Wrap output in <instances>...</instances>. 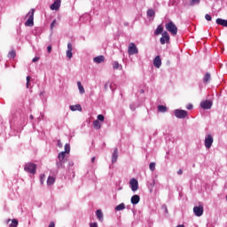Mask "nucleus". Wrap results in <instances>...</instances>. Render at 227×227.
<instances>
[{
  "mask_svg": "<svg viewBox=\"0 0 227 227\" xmlns=\"http://www.w3.org/2000/svg\"><path fill=\"white\" fill-rule=\"evenodd\" d=\"M205 19H206V20L210 21V20H212V16H210L209 14H206Z\"/></svg>",
  "mask_w": 227,
  "mask_h": 227,
  "instance_id": "obj_39",
  "label": "nucleus"
},
{
  "mask_svg": "<svg viewBox=\"0 0 227 227\" xmlns=\"http://www.w3.org/2000/svg\"><path fill=\"white\" fill-rule=\"evenodd\" d=\"M214 143V137L212 135H207L205 138V146L206 148L210 149L212 147V145Z\"/></svg>",
  "mask_w": 227,
  "mask_h": 227,
  "instance_id": "obj_7",
  "label": "nucleus"
},
{
  "mask_svg": "<svg viewBox=\"0 0 227 227\" xmlns=\"http://www.w3.org/2000/svg\"><path fill=\"white\" fill-rule=\"evenodd\" d=\"M73 51V47L71 43H67V58H68L69 59H72V57L74 56V54L72 53Z\"/></svg>",
  "mask_w": 227,
  "mask_h": 227,
  "instance_id": "obj_14",
  "label": "nucleus"
},
{
  "mask_svg": "<svg viewBox=\"0 0 227 227\" xmlns=\"http://www.w3.org/2000/svg\"><path fill=\"white\" fill-rule=\"evenodd\" d=\"M40 60V57H35L34 59H33V63H36V61H39Z\"/></svg>",
  "mask_w": 227,
  "mask_h": 227,
  "instance_id": "obj_43",
  "label": "nucleus"
},
{
  "mask_svg": "<svg viewBox=\"0 0 227 227\" xmlns=\"http://www.w3.org/2000/svg\"><path fill=\"white\" fill-rule=\"evenodd\" d=\"M24 169L25 171H27V173H31L32 175H35V173H36V164L27 163L25 165Z\"/></svg>",
  "mask_w": 227,
  "mask_h": 227,
  "instance_id": "obj_4",
  "label": "nucleus"
},
{
  "mask_svg": "<svg viewBox=\"0 0 227 227\" xmlns=\"http://www.w3.org/2000/svg\"><path fill=\"white\" fill-rule=\"evenodd\" d=\"M216 24H218V26H223V27H227V20L218 18L216 19Z\"/></svg>",
  "mask_w": 227,
  "mask_h": 227,
  "instance_id": "obj_16",
  "label": "nucleus"
},
{
  "mask_svg": "<svg viewBox=\"0 0 227 227\" xmlns=\"http://www.w3.org/2000/svg\"><path fill=\"white\" fill-rule=\"evenodd\" d=\"M200 107L202 109H212V101L205 100L200 103Z\"/></svg>",
  "mask_w": 227,
  "mask_h": 227,
  "instance_id": "obj_11",
  "label": "nucleus"
},
{
  "mask_svg": "<svg viewBox=\"0 0 227 227\" xmlns=\"http://www.w3.org/2000/svg\"><path fill=\"white\" fill-rule=\"evenodd\" d=\"M140 200H141V197H139V195H133L131 197L132 205H137V203H139Z\"/></svg>",
  "mask_w": 227,
  "mask_h": 227,
  "instance_id": "obj_17",
  "label": "nucleus"
},
{
  "mask_svg": "<svg viewBox=\"0 0 227 227\" xmlns=\"http://www.w3.org/2000/svg\"><path fill=\"white\" fill-rule=\"evenodd\" d=\"M139 51L137 50V46H136V43H130L128 47V53L129 56H134V54H137Z\"/></svg>",
  "mask_w": 227,
  "mask_h": 227,
  "instance_id": "obj_5",
  "label": "nucleus"
},
{
  "mask_svg": "<svg viewBox=\"0 0 227 227\" xmlns=\"http://www.w3.org/2000/svg\"><path fill=\"white\" fill-rule=\"evenodd\" d=\"M158 111L160 113H166V111H168V107H166L162 105H160V106H158Z\"/></svg>",
  "mask_w": 227,
  "mask_h": 227,
  "instance_id": "obj_28",
  "label": "nucleus"
},
{
  "mask_svg": "<svg viewBox=\"0 0 227 227\" xmlns=\"http://www.w3.org/2000/svg\"><path fill=\"white\" fill-rule=\"evenodd\" d=\"M58 146L59 148H63V143H61V140H58Z\"/></svg>",
  "mask_w": 227,
  "mask_h": 227,
  "instance_id": "obj_41",
  "label": "nucleus"
},
{
  "mask_svg": "<svg viewBox=\"0 0 227 227\" xmlns=\"http://www.w3.org/2000/svg\"><path fill=\"white\" fill-rule=\"evenodd\" d=\"M54 182H56V178H54V176H49L47 179V185H53Z\"/></svg>",
  "mask_w": 227,
  "mask_h": 227,
  "instance_id": "obj_25",
  "label": "nucleus"
},
{
  "mask_svg": "<svg viewBox=\"0 0 227 227\" xmlns=\"http://www.w3.org/2000/svg\"><path fill=\"white\" fill-rule=\"evenodd\" d=\"M129 184L131 187V191H133V192H136V191H137V189H139V183H137L136 178L130 179Z\"/></svg>",
  "mask_w": 227,
  "mask_h": 227,
  "instance_id": "obj_10",
  "label": "nucleus"
},
{
  "mask_svg": "<svg viewBox=\"0 0 227 227\" xmlns=\"http://www.w3.org/2000/svg\"><path fill=\"white\" fill-rule=\"evenodd\" d=\"M19 226V221L17 219H12L9 227H17Z\"/></svg>",
  "mask_w": 227,
  "mask_h": 227,
  "instance_id": "obj_29",
  "label": "nucleus"
},
{
  "mask_svg": "<svg viewBox=\"0 0 227 227\" xmlns=\"http://www.w3.org/2000/svg\"><path fill=\"white\" fill-rule=\"evenodd\" d=\"M90 227H98V223H90Z\"/></svg>",
  "mask_w": 227,
  "mask_h": 227,
  "instance_id": "obj_42",
  "label": "nucleus"
},
{
  "mask_svg": "<svg viewBox=\"0 0 227 227\" xmlns=\"http://www.w3.org/2000/svg\"><path fill=\"white\" fill-rule=\"evenodd\" d=\"M169 40H170L169 34L166 31L163 32L162 36L160 39L161 45H164L165 43H169Z\"/></svg>",
  "mask_w": 227,
  "mask_h": 227,
  "instance_id": "obj_6",
  "label": "nucleus"
},
{
  "mask_svg": "<svg viewBox=\"0 0 227 227\" xmlns=\"http://www.w3.org/2000/svg\"><path fill=\"white\" fill-rule=\"evenodd\" d=\"M163 31H164V27H162V25H159L154 32V35L156 36H159V35H162Z\"/></svg>",
  "mask_w": 227,
  "mask_h": 227,
  "instance_id": "obj_20",
  "label": "nucleus"
},
{
  "mask_svg": "<svg viewBox=\"0 0 227 227\" xmlns=\"http://www.w3.org/2000/svg\"><path fill=\"white\" fill-rule=\"evenodd\" d=\"M105 88H107V83L105 85Z\"/></svg>",
  "mask_w": 227,
  "mask_h": 227,
  "instance_id": "obj_50",
  "label": "nucleus"
},
{
  "mask_svg": "<svg viewBox=\"0 0 227 227\" xmlns=\"http://www.w3.org/2000/svg\"><path fill=\"white\" fill-rule=\"evenodd\" d=\"M47 51H48L49 53H51V52L52 51V46H48V47H47Z\"/></svg>",
  "mask_w": 227,
  "mask_h": 227,
  "instance_id": "obj_45",
  "label": "nucleus"
},
{
  "mask_svg": "<svg viewBox=\"0 0 227 227\" xmlns=\"http://www.w3.org/2000/svg\"><path fill=\"white\" fill-rule=\"evenodd\" d=\"M151 171H155V162H151L149 165Z\"/></svg>",
  "mask_w": 227,
  "mask_h": 227,
  "instance_id": "obj_35",
  "label": "nucleus"
},
{
  "mask_svg": "<svg viewBox=\"0 0 227 227\" xmlns=\"http://www.w3.org/2000/svg\"><path fill=\"white\" fill-rule=\"evenodd\" d=\"M203 206H196L193 207V213L195 214V215L197 217H201V215H203Z\"/></svg>",
  "mask_w": 227,
  "mask_h": 227,
  "instance_id": "obj_8",
  "label": "nucleus"
},
{
  "mask_svg": "<svg viewBox=\"0 0 227 227\" xmlns=\"http://www.w3.org/2000/svg\"><path fill=\"white\" fill-rule=\"evenodd\" d=\"M31 85V76H27V88Z\"/></svg>",
  "mask_w": 227,
  "mask_h": 227,
  "instance_id": "obj_36",
  "label": "nucleus"
},
{
  "mask_svg": "<svg viewBox=\"0 0 227 227\" xmlns=\"http://www.w3.org/2000/svg\"><path fill=\"white\" fill-rule=\"evenodd\" d=\"M92 125L95 130H100V129H102V124L98 120L94 121Z\"/></svg>",
  "mask_w": 227,
  "mask_h": 227,
  "instance_id": "obj_18",
  "label": "nucleus"
},
{
  "mask_svg": "<svg viewBox=\"0 0 227 227\" xmlns=\"http://www.w3.org/2000/svg\"><path fill=\"white\" fill-rule=\"evenodd\" d=\"M193 107H194V106H192V104H189V105L186 106V109H188V111L192 110Z\"/></svg>",
  "mask_w": 227,
  "mask_h": 227,
  "instance_id": "obj_38",
  "label": "nucleus"
},
{
  "mask_svg": "<svg viewBox=\"0 0 227 227\" xmlns=\"http://www.w3.org/2000/svg\"><path fill=\"white\" fill-rule=\"evenodd\" d=\"M174 114L176 118L184 119L187 118L189 113L185 110L176 109Z\"/></svg>",
  "mask_w": 227,
  "mask_h": 227,
  "instance_id": "obj_3",
  "label": "nucleus"
},
{
  "mask_svg": "<svg viewBox=\"0 0 227 227\" xmlns=\"http://www.w3.org/2000/svg\"><path fill=\"white\" fill-rule=\"evenodd\" d=\"M154 187H155V179L153 180V183L149 184L150 192H153Z\"/></svg>",
  "mask_w": 227,
  "mask_h": 227,
  "instance_id": "obj_32",
  "label": "nucleus"
},
{
  "mask_svg": "<svg viewBox=\"0 0 227 227\" xmlns=\"http://www.w3.org/2000/svg\"><path fill=\"white\" fill-rule=\"evenodd\" d=\"M210 79H211L210 73H206V74L204 76V80H203L204 82H209Z\"/></svg>",
  "mask_w": 227,
  "mask_h": 227,
  "instance_id": "obj_31",
  "label": "nucleus"
},
{
  "mask_svg": "<svg viewBox=\"0 0 227 227\" xmlns=\"http://www.w3.org/2000/svg\"><path fill=\"white\" fill-rule=\"evenodd\" d=\"M165 28L167 29V31H168V33H171V35H176L178 33V27H176V25L174 24L173 21L166 23Z\"/></svg>",
  "mask_w": 227,
  "mask_h": 227,
  "instance_id": "obj_1",
  "label": "nucleus"
},
{
  "mask_svg": "<svg viewBox=\"0 0 227 227\" xmlns=\"http://www.w3.org/2000/svg\"><path fill=\"white\" fill-rule=\"evenodd\" d=\"M43 180H45V176H44V174H43V175L41 176V184H43Z\"/></svg>",
  "mask_w": 227,
  "mask_h": 227,
  "instance_id": "obj_44",
  "label": "nucleus"
},
{
  "mask_svg": "<svg viewBox=\"0 0 227 227\" xmlns=\"http://www.w3.org/2000/svg\"><path fill=\"white\" fill-rule=\"evenodd\" d=\"M96 215H97L98 221H104V213H102V210L98 209L96 211Z\"/></svg>",
  "mask_w": 227,
  "mask_h": 227,
  "instance_id": "obj_21",
  "label": "nucleus"
},
{
  "mask_svg": "<svg viewBox=\"0 0 227 227\" xmlns=\"http://www.w3.org/2000/svg\"><path fill=\"white\" fill-rule=\"evenodd\" d=\"M113 67L114 70H118V68H120V63H118V61H114Z\"/></svg>",
  "mask_w": 227,
  "mask_h": 227,
  "instance_id": "obj_34",
  "label": "nucleus"
},
{
  "mask_svg": "<svg viewBox=\"0 0 227 227\" xmlns=\"http://www.w3.org/2000/svg\"><path fill=\"white\" fill-rule=\"evenodd\" d=\"M93 61L94 63H98V64L104 63V61H106V58L103 55H100V56L95 57L93 59Z\"/></svg>",
  "mask_w": 227,
  "mask_h": 227,
  "instance_id": "obj_15",
  "label": "nucleus"
},
{
  "mask_svg": "<svg viewBox=\"0 0 227 227\" xmlns=\"http://www.w3.org/2000/svg\"><path fill=\"white\" fill-rule=\"evenodd\" d=\"M153 65L156 68H160V66L162 65V60L160 59V56H156L153 59Z\"/></svg>",
  "mask_w": 227,
  "mask_h": 227,
  "instance_id": "obj_13",
  "label": "nucleus"
},
{
  "mask_svg": "<svg viewBox=\"0 0 227 227\" xmlns=\"http://www.w3.org/2000/svg\"><path fill=\"white\" fill-rule=\"evenodd\" d=\"M64 153H70V144H66L65 145Z\"/></svg>",
  "mask_w": 227,
  "mask_h": 227,
  "instance_id": "obj_33",
  "label": "nucleus"
},
{
  "mask_svg": "<svg viewBox=\"0 0 227 227\" xmlns=\"http://www.w3.org/2000/svg\"><path fill=\"white\" fill-rule=\"evenodd\" d=\"M28 19L25 22V26L27 27H33L35 26V9H31V12H28Z\"/></svg>",
  "mask_w": 227,
  "mask_h": 227,
  "instance_id": "obj_2",
  "label": "nucleus"
},
{
  "mask_svg": "<svg viewBox=\"0 0 227 227\" xmlns=\"http://www.w3.org/2000/svg\"><path fill=\"white\" fill-rule=\"evenodd\" d=\"M104 120H106V118L104 117L103 114H98V121H104Z\"/></svg>",
  "mask_w": 227,
  "mask_h": 227,
  "instance_id": "obj_37",
  "label": "nucleus"
},
{
  "mask_svg": "<svg viewBox=\"0 0 227 227\" xmlns=\"http://www.w3.org/2000/svg\"><path fill=\"white\" fill-rule=\"evenodd\" d=\"M115 210L117 212H120V210H125V204L124 203H121L118 206L115 207Z\"/></svg>",
  "mask_w": 227,
  "mask_h": 227,
  "instance_id": "obj_27",
  "label": "nucleus"
},
{
  "mask_svg": "<svg viewBox=\"0 0 227 227\" xmlns=\"http://www.w3.org/2000/svg\"><path fill=\"white\" fill-rule=\"evenodd\" d=\"M201 3V0H190L189 6H196Z\"/></svg>",
  "mask_w": 227,
  "mask_h": 227,
  "instance_id": "obj_26",
  "label": "nucleus"
},
{
  "mask_svg": "<svg viewBox=\"0 0 227 227\" xmlns=\"http://www.w3.org/2000/svg\"><path fill=\"white\" fill-rule=\"evenodd\" d=\"M69 107L72 111H82V107L81 106V105L70 106Z\"/></svg>",
  "mask_w": 227,
  "mask_h": 227,
  "instance_id": "obj_22",
  "label": "nucleus"
},
{
  "mask_svg": "<svg viewBox=\"0 0 227 227\" xmlns=\"http://www.w3.org/2000/svg\"><path fill=\"white\" fill-rule=\"evenodd\" d=\"M49 227H56V224L54 222H51Z\"/></svg>",
  "mask_w": 227,
  "mask_h": 227,
  "instance_id": "obj_46",
  "label": "nucleus"
},
{
  "mask_svg": "<svg viewBox=\"0 0 227 227\" xmlns=\"http://www.w3.org/2000/svg\"><path fill=\"white\" fill-rule=\"evenodd\" d=\"M147 17H155V11H153V9H149L147 11Z\"/></svg>",
  "mask_w": 227,
  "mask_h": 227,
  "instance_id": "obj_30",
  "label": "nucleus"
},
{
  "mask_svg": "<svg viewBox=\"0 0 227 227\" xmlns=\"http://www.w3.org/2000/svg\"><path fill=\"white\" fill-rule=\"evenodd\" d=\"M91 162H95V157L91 158Z\"/></svg>",
  "mask_w": 227,
  "mask_h": 227,
  "instance_id": "obj_48",
  "label": "nucleus"
},
{
  "mask_svg": "<svg viewBox=\"0 0 227 227\" xmlns=\"http://www.w3.org/2000/svg\"><path fill=\"white\" fill-rule=\"evenodd\" d=\"M65 157H67V153L61 152L58 155V159L59 160V163H57L58 168H61V166H63V164H65Z\"/></svg>",
  "mask_w": 227,
  "mask_h": 227,
  "instance_id": "obj_9",
  "label": "nucleus"
},
{
  "mask_svg": "<svg viewBox=\"0 0 227 227\" xmlns=\"http://www.w3.org/2000/svg\"><path fill=\"white\" fill-rule=\"evenodd\" d=\"M118 160V148H115L114 150L113 155H112V162L114 164Z\"/></svg>",
  "mask_w": 227,
  "mask_h": 227,
  "instance_id": "obj_19",
  "label": "nucleus"
},
{
  "mask_svg": "<svg viewBox=\"0 0 227 227\" xmlns=\"http://www.w3.org/2000/svg\"><path fill=\"white\" fill-rule=\"evenodd\" d=\"M77 86H78V90H79V92L83 95V93H85V90H84V87L82 86V84L81 83V82H77Z\"/></svg>",
  "mask_w": 227,
  "mask_h": 227,
  "instance_id": "obj_24",
  "label": "nucleus"
},
{
  "mask_svg": "<svg viewBox=\"0 0 227 227\" xmlns=\"http://www.w3.org/2000/svg\"><path fill=\"white\" fill-rule=\"evenodd\" d=\"M184 173V171L182 170V169H179L178 171H177V175H182Z\"/></svg>",
  "mask_w": 227,
  "mask_h": 227,
  "instance_id": "obj_47",
  "label": "nucleus"
},
{
  "mask_svg": "<svg viewBox=\"0 0 227 227\" xmlns=\"http://www.w3.org/2000/svg\"><path fill=\"white\" fill-rule=\"evenodd\" d=\"M56 20H54L51 24V29H54V26H56Z\"/></svg>",
  "mask_w": 227,
  "mask_h": 227,
  "instance_id": "obj_40",
  "label": "nucleus"
},
{
  "mask_svg": "<svg viewBox=\"0 0 227 227\" xmlns=\"http://www.w3.org/2000/svg\"><path fill=\"white\" fill-rule=\"evenodd\" d=\"M33 118H34L33 115H30V120H33Z\"/></svg>",
  "mask_w": 227,
  "mask_h": 227,
  "instance_id": "obj_49",
  "label": "nucleus"
},
{
  "mask_svg": "<svg viewBox=\"0 0 227 227\" xmlns=\"http://www.w3.org/2000/svg\"><path fill=\"white\" fill-rule=\"evenodd\" d=\"M60 6H61V0H56V1L50 6V8H51V10L58 11V10H59Z\"/></svg>",
  "mask_w": 227,
  "mask_h": 227,
  "instance_id": "obj_12",
  "label": "nucleus"
},
{
  "mask_svg": "<svg viewBox=\"0 0 227 227\" xmlns=\"http://www.w3.org/2000/svg\"><path fill=\"white\" fill-rule=\"evenodd\" d=\"M15 56H17V51H15V50L9 51L8 58H10V59H15Z\"/></svg>",
  "mask_w": 227,
  "mask_h": 227,
  "instance_id": "obj_23",
  "label": "nucleus"
}]
</instances>
